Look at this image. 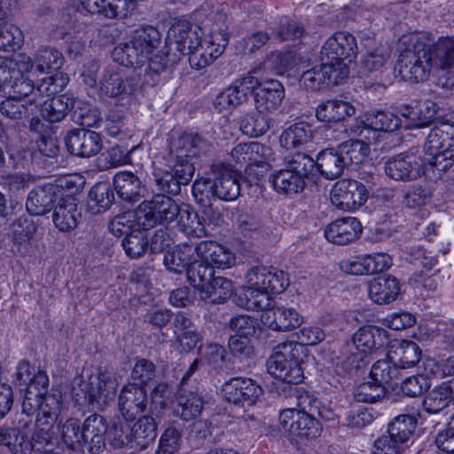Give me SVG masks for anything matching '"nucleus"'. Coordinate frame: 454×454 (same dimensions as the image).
<instances>
[{
    "instance_id": "obj_25",
    "label": "nucleus",
    "mask_w": 454,
    "mask_h": 454,
    "mask_svg": "<svg viewBox=\"0 0 454 454\" xmlns=\"http://www.w3.org/2000/svg\"><path fill=\"white\" fill-rule=\"evenodd\" d=\"M137 81L134 77L124 79L122 75L113 68H107L100 81V90L110 98L121 95H130L136 90Z\"/></svg>"
},
{
    "instance_id": "obj_56",
    "label": "nucleus",
    "mask_w": 454,
    "mask_h": 454,
    "mask_svg": "<svg viewBox=\"0 0 454 454\" xmlns=\"http://www.w3.org/2000/svg\"><path fill=\"white\" fill-rule=\"evenodd\" d=\"M247 97L233 82L228 88L221 91L214 100V106L220 112L232 111L237 106L247 101Z\"/></svg>"
},
{
    "instance_id": "obj_42",
    "label": "nucleus",
    "mask_w": 454,
    "mask_h": 454,
    "mask_svg": "<svg viewBox=\"0 0 454 454\" xmlns=\"http://www.w3.org/2000/svg\"><path fill=\"white\" fill-rule=\"evenodd\" d=\"M114 200V193L106 183L95 184L89 193L87 207L92 214L106 211Z\"/></svg>"
},
{
    "instance_id": "obj_51",
    "label": "nucleus",
    "mask_w": 454,
    "mask_h": 454,
    "mask_svg": "<svg viewBox=\"0 0 454 454\" xmlns=\"http://www.w3.org/2000/svg\"><path fill=\"white\" fill-rule=\"evenodd\" d=\"M416 427V418L412 415L403 414L395 417L389 423L387 432L392 437H395L397 442L407 445Z\"/></svg>"
},
{
    "instance_id": "obj_50",
    "label": "nucleus",
    "mask_w": 454,
    "mask_h": 454,
    "mask_svg": "<svg viewBox=\"0 0 454 454\" xmlns=\"http://www.w3.org/2000/svg\"><path fill=\"white\" fill-rule=\"evenodd\" d=\"M128 420L125 419L113 424L107 433L108 441L115 449L125 448L135 452L131 425Z\"/></svg>"
},
{
    "instance_id": "obj_54",
    "label": "nucleus",
    "mask_w": 454,
    "mask_h": 454,
    "mask_svg": "<svg viewBox=\"0 0 454 454\" xmlns=\"http://www.w3.org/2000/svg\"><path fill=\"white\" fill-rule=\"evenodd\" d=\"M448 391L442 383L429 391L422 403L425 411L435 414L447 408L453 401Z\"/></svg>"
},
{
    "instance_id": "obj_46",
    "label": "nucleus",
    "mask_w": 454,
    "mask_h": 454,
    "mask_svg": "<svg viewBox=\"0 0 454 454\" xmlns=\"http://www.w3.org/2000/svg\"><path fill=\"white\" fill-rule=\"evenodd\" d=\"M131 38L138 46L139 52L148 59L159 48L161 35L154 27L143 26L133 32Z\"/></svg>"
},
{
    "instance_id": "obj_4",
    "label": "nucleus",
    "mask_w": 454,
    "mask_h": 454,
    "mask_svg": "<svg viewBox=\"0 0 454 454\" xmlns=\"http://www.w3.org/2000/svg\"><path fill=\"white\" fill-rule=\"evenodd\" d=\"M385 332L372 325L359 328L353 335L352 342L344 348V364L347 370L358 369L364 364L366 356L383 346Z\"/></svg>"
},
{
    "instance_id": "obj_20",
    "label": "nucleus",
    "mask_w": 454,
    "mask_h": 454,
    "mask_svg": "<svg viewBox=\"0 0 454 454\" xmlns=\"http://www.w3.org/2000/svg\"><path fill=\"white\" fill-rule=\"evenodd\" d=\"M262 321L272 330L286 332L300 326L302 317L294 309L276 306L262 312Z\"/></svg>"
},
{
    "instance_id": "obj_2",
    "label": "nucleus",
    "mask_w": 454,
    "mask_h": 454,
    "mask_svg": "<svg viewBox=\"0 0 454 454\" xmlns=\"http://www.w3.org/2000/svg\"><path fill=\"white\" fill-rule=\"evenodd\" d=\"M399 55L396 67L402 78L411 82L426 81L435 70L427 44L417 35L409 37Z\"/></svg>"
},
{
    "instance_id": "obj_44",
    "label": "nucleus",
    "mask_w": 454,
    "mask_h": 454,
    "mask_svg": "<svg viewBox=\"0 0 454 454\" xmlns=\"http://www.w3.org/2000/svg\"><path fill=\"white\" fill-rule=\"evenodd\" d=\"M134 40L131 38L129 43H120L115 46L112 52L113 59L124 67H140L145 64L147 59Z\"/></svg>"
},
{
    "instance_id": "obj_60",
    "label": "nucleus",
    "mask_w": 454,
    "mask_h": 454,
    "mask_svg": "<svg viewBox=\"0 0 454 454\" xmlns=\"http://www.w3.org/2000/svg\"><path fill=\"white\" fill-rule=\"evenodd\" d=\"M191 251L192 247L189 246H184L183 249L168 250L163 258V263L167 270L177 274L186 271L187 267L191 263L189 258Z\"/></svg>"
},
{
    "instance_id": "obj_39",
    "label": "nucleus",
    "mask_w": 454,
    "mask_h": 454,
    "mask_svg": "<svg viewBox=\"0 0 454 454\" xmlns=\"http://www.w3.org/2000/svg\"><path fill=\"white\" fill-rule=\"evenodd\" d=\"M313 137V130L308 122L301 121L286 129L279 137L282 147L289 150L309 143Z\"/></svg>"
},
{
    "instance_id": "obj_11",
    "label": "nucleus",
    "mask_w": 454,
    "mask_h": 454,
    "mask_svg": "<svg viewBox=\"0 0 454 454\" xmlns=\"http://www.w3.org/2000/svg\"><path fill=\"white\" fill-rule=\"evenodd\" d=\"M385 172L395 181L409 182L425 174V161L417 152L408 151L390 158L385 164Z\"/></svg>"
},
{
    "instance_id": "obj_21",
    "label": "nucleus",
    "mask_w": 454,
    "mask_h": 454,
    "mask_svg": "<svg viewBox=\"0 0 454 454\" xmlns=\"http://www.w3.org/2000/svg\"><path fill=\"white\" fill-rule=\"evenodd\" d=\"M197 255L207 265L227 269L235 263V255L223 246L212 240L200 242L196 247Z\"/></svg>"
},
{
    "instance_id": "obj_58",
    "label": "nucleus",
    "mask_w": 454,
    "mask_h": 454,
    "mask_svg": "<svg viewBox=\"0 0 454 454\" xmlns=\"http://www.w3.org/2000/svg\"><path fill=\"white\" fill-rule=\"evenodd\" d=\"M450 146L451 144L448 143L445 149L434 152L432 154H424L422 160L425 161V169L429 167L437 170L439 174L447 171L454 163V150Z\"/></svg>"
},
{
    "instance_id": "obj_26",
    "label": "nucleus",
    "mask_w": 454,
    "mask_h": 454,
    "mask_svg": "<svg viewBox=\"0 0 454 454\" xmlns=\"http://www.w3.org/2000/svg\"><path fill=\"white\" fill-rule=\"evenodd\" d=\"M114 186L122 200L131 203L138 201L145 191L141 179L129 171L116 173L114 176Z\"/></svg>"
},
{
    "instance_id": "obj_29",
    "label": "nucleus",
    "mask_w": 454,
    "mask_h": 454,
    "mask_svg": "<svg viewBox=\"0 0 454 454\" xmlns=\"http://www.w3.org/2000/svg\"><path fill=\"white\" fill-rule=\"evenodd\" d=\"M421 350L418 344L402 340L391 345L387 356L397 369L413 367L420 360Z\"/></svg>"
},
{
    "instance_id": "obj_57",
    "label": "nucleus",
    "mask_w": 454,
    "mask_h": 454,
    "mask_svg": "<svg viewBox=\"0 0 454 454\" xmlns=\"http://www.w3.org/2000/svg\"><path fill=\"white\" fill-rule=\"evenodd\" d=\"M12 80L13 82L9 84V96L19 99V101L27 98V102L30 105L35 104L36 97L35 95V84L33 81L23 75L18 76V74H16Z\"/></svg>"
},
{
    "instance_id": "obj_24",
    "label": "nucleus",
    "mask_w": 454,
    "mask_h": 454,
    "mask_svg": "<svg viewBox=\"0 0 454 454\" xmlns=\"http://www.w3.org/2000/svg\"><path fill=\"white\" fill-rule=\"evenodd\" d=\"M399 293V281L390 275L378 277L368 284V294L371 300L378 304H388L394 301Z\"/></svg>"
},
{
    "instance_id": "obj_59",
    "label": "nucleus",
    "mask_w": 454,
    "mask_h": 454,
    "mask_svg": "<svg viewBox=\"0 0 454 454\" xmlns=\"http://www.w3.org/2000/svg\"><path fill=\"white\" fill-rule=\"evenodd\" d=\"M121 245L126 254L132 259L143 256L149 247L148 239L141 231H133L125 236Z\"/></svg>"
},
{
    "instance_id": "obj_41",
    "label": "nucleus",
    "mask_w": 454,
    "mask_h": 454,
    "mask_svg": "<svg viewBox=\"0 0 454 454\" xmlns=\"http://www.w3.org/2000/svg\"><path fill=\"white\" fill-rule=\"evenodd\" d=\"M271 180L274 189L283 194H297L305 186L304 178L286 168L272 175Z\"/></svg>"
},
{
    "instance_id": "obj_52",
    "label": "nucleus",
    "mask_w": 454,
    "mask_h": 454,
    "mask_svg": "<svg viewBox=\"0 0 454 454\" xmlns=\"http://www.w3.org/2000/svg\"><path fill=\"white\" fill-rule=\"evenodd\" d=\"M62 439L65 444L75 453H82L85 443L82 427L76 419H67L62 427Z\"/></svg>"
},
{
    "instance_id": "obj_53",
    "label": "nucleus",
    "mask_w": 454,
    "mask_h": 454,
    "mask_svg": "<svg viewBox=\"0 0 454 454\" xmlns=\"http://www.w3.org/2000/svg\"><path fill=\"white\" fill-rule=\"evenodd\" d=\"M270 128V119L263 114L257 112L247 114L240 122V129L243 134L258 137L264 135Z\"/></svg>"
},
{
    "instance_id": "obj_10",
    "label": "nucleus",
    "mask_w": 454,
    "mask_h": 454,
    "mask_svg": "<svg viewBox=\"0 0 454 454\" xmlns=\"http://www.w3.org/2000/svg\"><path fill=\"white\" fill-rule=\"evenodd\" d=\"M349 70L348 67L334 68L333 64L321 61L301 74L300 85L308 90L317 91L325 87L337 85L348 77Z\"/></svg>"
},
{
    "instance_id": "obj_55",
    "label": "nucleus",
    "mask_w": 454,
    "mask_h": 454,
    "mask_svg": "<svg viewBox=\"0 0 454 454\" xmlns=\"http://www.w3.org/2000/svg\"><path fill=\"white\" fill-rule=\"evenodd\" d=\"M347 167L352 163L362 162L369 154V145L361 140H347L338 145Z\"/></svg>"
},
{
    "instance_id": "obj_38",
    "label": "nucleus",
    "mask_w": 454,
    "mask_h": 454,
    "mask_svg": "<svg viewBox=\"0 0 454 454\" xmlns=\"http://www.w3.org/2000/svg\"><path fill=\"white\" fill-rule=\"evenodd\" d=\"M55 425H41L36 421V429L29 438V454L35 452H51L58 444Z\"/></svg>"
},
{
    "instance_id": "obj_12",
    "label": "nucleus",
    "mask_w": 454,
    "mask_h": 454,
    "mask_svg": "<svg viewBox=\"0 0 454 454\" xmlns=\"http://www.w3.org/2000/svg\"><path fill=\"white\" fill-rule=\"evenodd\" d=\"M224 399L235 405L251 406L262 395V387L250 378L236 377L227 381L222 388Z\"/></svg>"
},
{
    "instance_id": "obj_49",
    "label": "nucleus",
    "mask_w": 454,
    "mask_h": 454,
    "mask_svg": "<svg viewBox=\"0 0 454 454\" xmlns=\"http://www.w3.org/2000/svg\"><path fill=\"white\" fill-rule=\"evenodd\" d=\"M178 226L188 236L201 238L207 235L205 223L195 211L188 207H182L178 215Z\"/></svg>"
},
{
    "instance_id": "obj_18",
    "label": "nucleus",
    "mask_w": 454,
    "mask_h": 454,
    "mask_svg": "<svg viewBox=\"0 0 454 454\" xmlns=\"http://www.w3.org/2000/svg\"><path fill=\"white\" fill-rule=\"evenodd\" d=\"M234 160L248 165H270L275 160L272 149L259 142L240 143L231 153Z\"/></svg>"
},
{
    "instance_id": "obj_9",
    "label": "nucleus",
    "mask_w": 454,
    "mask_h": 454,
    "mask_svg": "<svg viewBox=\"0 0 454 454\" xmlns=\"http://www.w3.org/2000/svg\"><path fill=\"white\" fill-rule=\"evenodd\" d=\"M195 173L194 163L185 160H173L170 170L155 168L153 178L158 190L170 195H177L182 185H187Z\"/></svg>"
},
{
    "instance_id": "obj_33",
    "label": "nucleus",
    "mask_w": 454,
    "mask_h": 454,
    "mask_svg": "<svg viewBox=\"0 0 454 454\" xmlns=\"http://www.w3.org/2000/svg\"><path fill=\"white\" fill-rule=\"evenodd\" d=\"M427 49L436 71L454 68V37H441Z\"/></svg>"
},
{
    "instance_id": "obj_27",
    "label": "nucleus",
    "mask_w": 454,
    "mask_h": 454,
    "mask_svg": "<svg viewBox=\"0 0 454 454\" xmlns=\"http://www.w3.org/2000/svg\"><path fill=\"white\" fill-rule=\"evenodd\" d=\"M81 214L77 211L75 198L67 196L60 198L54 207L53 223L60 231H69L74 230L78 223Z\"/></svg>"
},
{
    "instance_id": "obj_14",
    "label": "nucleus",
    "mask_w": 454,
    "mask_h": 454,
    "mask_svg": "<svg viewBox=\"0 0 454 454\" xmlns=\"http://www.w3.org/2000/svg\"><path fill=\"white\" fill-rule=\"evenodd\" d=\"M65 143L71 154L82 158L98 154L103 146L100 135L86 129H74L68 131Z\"/></svg>"
},
{
    "instance_id": "obj_61",
    "label": "nucleus",
    "mask_w": 454,
    "mask_h": 454,
    "mask_svg": "<svg viewBox=\"0 0 454 454\" xmlns=\"http://www.w3.org/2000/svg\"><path fill=\"white\" fill-rule=\"evenodd\" d=\"M129 162L127 148L114 145L103 153L98 159V164L102 169H109L125 165Z\"/></svg>"
},
{
    "instance_id": "obj_32",
    "label": "nucleus",
    "mask_w": 454,
    "mask_h": 454,
    "mask_svg": "<svg viewBox=\"0 0 454 454\" xmlns=\"http://www.w3.org/2000/svg\"><path fill=\"white\" fill-rule=\"evenodd\" d=\"M80 104V101L67 94L53 97L43 102L41 115L49 122H59L66 117L68 110L74 109Z\"/></svg>"
},
{
    "instance_id": "obj_8",
    "label": "nucleus",
    "mask_w": 454,
    "mask_h": 454,
    "mask_svg": "<svg viewBox=\"0 0 454 454\" xmlns=\"http://www.w3.org/2000/svg\"><path fill=\"white\" fill-rule=\"evenodd\" d=\"M279 428L297 441L316 439L321 434L319 422L305 412H299L295 408L284 409L280 411Z\"/></svg>"
},
{
    "instance_id": "obj_1",
    "label": "nucleus",
    "mask_w": 454,
    "mask_h": 454,
    "mask_svg": "<svg viewBox=\"0 0 454 454\" xmlns=\"http://www.w3.org/2000/svg\"><path fill=\"white\" fill-rule=\"evenodd\" d=\"M305 350L306 348L296 341L278 344L268 359L269 373L288 384L301 383L304 378L301 362Z\"/></svg>"
},
{
    "instance_id": "obj_30",
    "label": "nucleus",
    "mask_w": 454,
    "mask_h": 454,
    "mask_svg": "<svg viewBox=\"0 0 454 454\" xmlns=\"http://www.w3.org/2000/svg\"><path fill=\"white\" fill-rule=\"evenodd\" d=\"M176 51L182 55H188L200 44V39L192 28V24L185 20L176 21L171 27Z\"/></svg>"
},
{
    "instance_id": "obj_40",
    "label": "nucleus",
    "mask_w": 454,
    "mask_h": 454,
    "mask_svg": "<svg viewBox=\"0 0 454 454\" xmlns=\"http://www.w3.org/2000/svg\"><path fill=\"white\" fill-rule=\"evenodd\" d=\"M234 302L247 310L263 309L269 305V296L251 286L239 288L234 294Z\"/></svg>"
},
{
    "instance_id": "obj_28",
    "label": "nucleus",
    "mask_w": 454,
    "mask_h": 454,
    "mask_svg": "<svg viewBox=\"0 0 454 454\" xmlns=\"http://www.w3.org/2000/svg\"><path fill=\"white\" fill-rule=\"evenodd\" d=\"M356 114L355 106L344 100L329 99L322 102L316 110V117L321 122L336 123Z\"/></svg>"
},
{
    "instance_id": "obj_16",
    "label": "nucleus",
    "mask_w": 454,
    "mask_h": 454,
    "mask_svg": "<svg viewBox=\"0 0 454 454\" xmlns=\"http://www.w3.org/2000/svg\"><path fill=\"white\" fill-rule=\"evenodd\" d=\"M144 386L128 383L122 387L119 395V410L126 419H133L141 412L146 411L150 405Z\"/></svg>"
},
{
    "instance_id": "obj_31",
    "label": "nucleus",
    "mask_w": 454,
    "mask_h": 454,
    "mask_svg": "<svg viewBox=\"0 0 454 454\" xmlns=\"http://www.w3.org/2000/svg\"><path fill=\"white\" fill-rule=\"evenodd\" d=\"M316 167L326 179L339 177L347 167L338 148H327L321 151L315 160Z\"/></svg>"
},
{
    "instance_id": "obj_19",
    "label": "nucleus",
    "mask_w": 454,
    "mask_h": 454,
    "mask_svg": "<svg viewBox=\"0 0 454 454\" xmlns=\"http://www.w3.org/2000/svg\"><path fill=\"white\" fill-rule=\"evenodd\" d=\"M204 404L203 397L197 390L181 386L174 403L173 413L184 421H191L201 414Z\"/></svg>"
},
{
    "instance_id": "obj_35",
    "label": "nucleus",
    "mask_w": 454,
    "mask_h": 454,
    "mask_svg": "<svg viewBox=\"0 0 454 454\" xmlns=\"http://www.w3.org/2000/svg\"><path fill=\"white\" fill-rule=\"evenodd\" d=\"M240 193L239 175L232 169L223 168L215 179V194L216 198L231 201L235 200Z\"/></svg>"
},
{
    "instance_id": "obj_63",
    "label": "nucleus",
    "mask_w": 454,
    "mask_h": 454,
    "mask_svg": "<svg viewBox=\"0 0 454 454\" xmlns=\"http://www.w3.org/2000/svg\"><path fill=\"white\" fill-rule=\"evenodd\" d=\"M285 167L305 179L316 167V163L309 155L296 153L285 158Z\"/></svg>"
},
{
    "instance_id": "obj_48",
    "label": "nucleus",
    "mask_w": 454,
    "mask_h": 454,
    "mask_svg": "<svg viewBox=\"0 0 454 454\" xmlns=\"http://www.w3.org/2000/svg\"><path fill=\"white\" fill-rule=\"evenodd\" d=\"M232 294V282L224 277H212L203 292L201 300L210 303H223Z\"/></svg>"
},
{
    "instance_id": "obj_13",
    "label": "nucleus",
    "mask_w": 454,
    "mask_h": 454,
    "mask_svg": "<svg viewBox=\"0 0 454 454\" xmlns=\"http://www.w3.org/2000/svg\"><path fill=\"white\" fill-rule=\"evenodd\" d=\"M211 148V144L204 137L195 133L172 135L168 149L172 160L192 161L193 158L205 154Z\"/></svg>"
},
{
    "instance_id": "obj_22",
    "label": "nucleus",
    "mask_w": 454,
    "mask_h": 454,
    "mask_svg": "<svg viewBox=\"0 0 454 454\" xmlns=\"http://www.w3.org/2000/svg\"><path fill=\"white\" fill-rule=\"evenodd\" d=\"M284 98L283 84L278 80L267 79L254 94L255 108L260 112H274L281 106Z\"/></svg>"
},
{
    "instance_id": "obj_3",
    "label": "nucleus",
    "mask_w": 454,
    "mask_h": 454,
    "mask_svg": "<svg viewBox=\"0 0 454 454\" xmlns=\"http://www.w3.org/2000/svg\"><path fill=\"white\" fill-rule=\"evenodd\" d=\"M118 382L114 374L108 371H98L89 376L74 380L73 391L93 406L106 405L115 396Z\"/></svg>"
},
{
    "instance_id": "obj_7",
    "label": "nucleus",
    "mask_w": 454,
    "mask_h": 454,
    "mask_svg": "<svg viewBox=\"0 0 454 454\" xmlns=\"http://www.w3.org/2000/svg\"><path fill=\"white\" fill-rule=\"evenodd\" d=\"M357 44L354 35L348 32H337L329 37L320 51V61L333 64L334 68L348 67L356 58Z\"/></svg>"
},
{
    "instance_id": "obj_6",
    "label": "nucleus",
    "mask_w": 454,
    "mask_h": 454,
    "mask_svg": "<svg viewBox=\"0 0 454 454\" xmlns=\"http://www.w3.org/2000/svg\"><path fill=\"white\" fill-rule=\"evenodd\" d=\"M376 179L378 176L372 174L365 184L353 179L339 180L331 191L332 203L344 211L359 208L367 200Z\"/></svg>"
},
{
    "instance_id": "obj_64",
    "label": "nucleus",
    "mask_w": 454,
    "mask_h": 454,
    "mask_svg": "<svg viewBox=\"0 0 454 454\" xmlns=\"http://www.w3.org/2000/svg\"><path fill=\"white\" fill-rule=\"evenodd\" d=\"M182 431L174 425L165 429L155 454H176L181 445Z\"/></svg>"
},
{
    "instance_id": "obj_15",
    "label": "nucleus",
    "mask_w": 454,
    "mask_h": 454,
    "mask_svg": "<svg viewBox=\"0 0 454 454\" xmlns=\"http://www.w3.org/2000/svg\"><path fill=\"white\" fill-rule=\"evenodd\" d=\"M32 419H18L12 426H0V446L12 454H29L28 428Z\"/></svg>"
},
{
    "instance_id": "obj_43",
    "label": "nucleus",
    "mask_w": 454,
    "mask_h": 454,
    "mask_svg": "<svg viewBox=\"0 0 454 454\" xmlns=\"http://www.w3.org/2000/svg\"><path fill=\"white\" fill-rule=\"evenodd\" d=\"M185 272L188 282L200 292L201 299L203 292L215 274L213 267L200 259L191 262Z\"/></svg>"
},
{
    "instance_id": "obj_37",
    "label": "nucleus",
    "mask_w": 454,
    "mask_h": 454,
    "mask_svg": "<svg viewBox=\"0 0 454 454\" xmlns=\"http://www.w3.org/2000/svg\"><path fill=\"white\" fill-rule=\"evenodd\" d=\"M41 411L37 414L36 421L41 425H55L59 419L62 410L63 398L60 391L51 389L42 395Z\"/></svg>"
},
{
    "instance_id": "obj_17",
    "label": "nucleus",
    "mask_w": 454,
    "mask_h": 454,
    "mask_svg": "<svg viewBox=\"0 0 454 454\" xmlns=\"http://www.w3.org/2000/svg\"><path fill=\"white\" fill-rule=\"evenodd\" d=\"M362 231V224L356 218L342 217L325 227V237L333 244L345 246L356 241Z\"/></svg>"
},
{
    "instance_id": "obj_62",
    "label": "nucleus",
    "mask_w": 454,
    "mask_h": 454,
    "mask_svg": "<svg viewBox=\"0 0 454 454\" xmlns=\"http://www.w3.org/2000/svg\"><path fill=\"white\" fill-rule=\"evenodd\" d=\"M366 126L375 131L390 132L400 126V119L390 112L379 111L370 114Z\"/></svg>"
},
{
    "instance_id": "obj_34",
    "label": "nucleus",
    "mask_w": 454,
    "mask_h": 454,
    "mask_svg": "<svg viewBox=\"0 0 454 454\" xmlns=\"http://www.w3.org/2000/svg\"><path fill=\"white\" fill-rule=\"evenodd\" d=\"M85 443L90 445V450H98L105 445V436L107 433L106 419L98 414L89 416L82 426Z\"/></svg>"
},
{
    "instance_id": "obj_5",
    "label": "nucleus",
    "mask_w": 454,
    "mask_h": 454,
    "mask_svg": "<svg viewBox=\"0 0 454 454\" xmlns=\"http://www.w3.org/2000/svg\"><path fill=\"white\" fill-rule=\"evenodd\" d=\"M181 208L171 197L157 194L139 205L137 220L144 229L156 224H168L178 217Z\"/></svg>"
},
{
    "instance_id": "obj_36",
    "label": "nucleus",
    "mask_w": 454,
    "mask_h": 454,
    "mask_svg": "<svg viewBox=\"0 0 454 454\" xmlns=\"http://www.w3.org/2000/svg\"><path fill=\"white\" fill-rule=\"evenodd\" d=\"M134 451H139L151 444L157 436V424L152 416H142L132 426Z\"/></svg>"
},
{
    "instance_id": "obj_47",
    "label": "nucleus",
    "mask_w": 454,
    "mask_h": 454,
    "mask_svg": "<svg viewBox=\"0 0 454 454\" xmlns=\"http://www.w3.org/2000/svg\"><path fill=\"white\" fill-rule=\"evenodd\" d=\"M35 67L40 73H51L61 68L64 63L62 53L51 47H41L34 55Z\"/></svg>"
},
{
    "instance_id": "obj_23",
    "label": "nucleus",
    "mask_w": 454,
    "mask_h": 454,
    "mask_svg": "<svg viewBox=\"0 0 454 454\" xmlns=\"http://www.w3.org/2000/svg\"><path fill=\"white\" fill-rule=\"evenodd\" d=\"M58 187L51 184L40 185L33 189L27 199L26 207L31 215H43L50 212L57 201Z\"/></svg>"
},
{
    "instance_id": "obj_45",
    "label": "nucleus",
    "mask_w": 454,
    "mask_h": 454,
    "mask_svg": "<svg viewBox=\"0 0 454 454\" xmlns=\"http://www.w3.org/2000/svg\"><path fill=\"white\" fill-rule=\"evenodd\" d=\"M38 227V220H35L33 215H23L20 216L10 227L12 241L15 244L29 242L35 238Z\"/></svg>"
}]
</instances>
